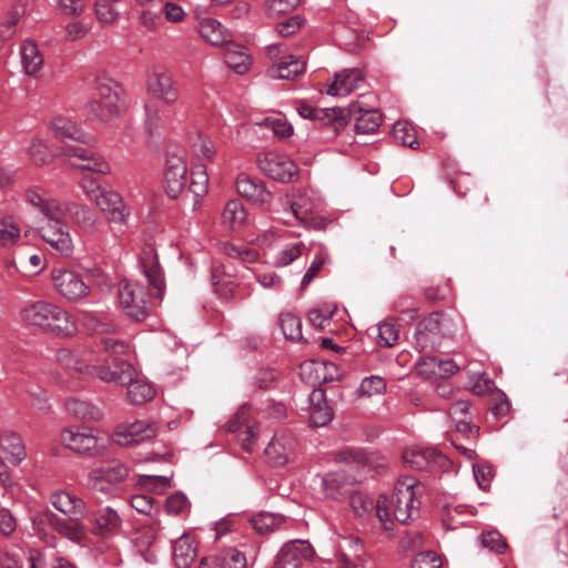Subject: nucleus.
<instances>
[{
  "label": "nucleus",
  "instance_id": "13",
  "mask_svg": "<svg viewBox=\"0 0 568 568\" xmlns=\"http://www.w3.org/2000/svg\"><path fill=\"white\" fill-rule=\"evenodd\" d=\"M145 133L153 138L164 129L172 125L178 116L176 105H169L160 101L145 100L143 103Z\"/></svg>",
  "mask_w": 568,
  "mask_h": 568
},
{
  "label": "nucleus",
  "instance_id": "36",
  "mask_svg": "<svg viewBox=\"0 0 568 568\" xmlns=\"http://www.w3.org/2000/svg\"><path fill=\"white\" fill-rule=\"evenodd\" d=\"M200 36L212 45H223L231 38L227 29L214 18H203L199 21Z\"/></svg>",
  "mask_w": 568,
  "mask_h": 568
},
{
  "label": "nucleus",
  "instance_id": "42",
  "mask_svg": "<svg viewBox=\"0 0 568 568\" xmlns=\"http://www.w3.org/2000/svg\"><path fill=\"white\" fill-rule=\"evenodd\" d=\"M62 557L51 548H31L29 550V568H54Z\"/></svg>",
  "mask_w": 568,
  "mask_h": 568
},
{
  "label": "nucleus",
  "instance_id": "8",
  "mask_svg": "<svg viewBox=\"0 0 568 568\" xmlns=\"http://www.w3.org/2000/svg\"><path fill=\"white\" fill-rule=\"evenodd\" d=\"M65 210L60 213L41 217L36 227L39 236L62 256L69 257L73 253V241L69 226L64 220Z\"/></svg>",
  "mask_w": 568,
  "mask_h": 568
},
{
  "label": "nucleus",
  "instance_id": "62",
  "mask_svg": "<svg viewBox=\"0 0 568 568\" xmlns=\"http://www.w3.org/2000/svg\"><path fill=\"white\" fill-rule=\"evenodd\" d=\"M386 390V382L378 375L365 377L359 386V392L366 396L382 394Z\"/></svg>",
  "mask_w": 568,
  "mask_h": 568
},
{
  "label": "nucleus",
  "instance_id": "16",
  "mask_svg": "<svg viewBox=\"0 0 568 568\" xmlns=\"http://www.w3.org/2000/svg\"><path fill=\"white\" fill-rule=\"evenodd\" d=\"M52 282L55 291L69 302H78L89 293V286L82 276L74 271L54 268Z\"/></svg>",
  "mask_w": 568,
  "mask_h": 568
},
{
  "label": "nucleus",
  "instance_id": "6",
  "mask_svg": "<svg viewBox=\"0 0 568 568\" xmlns=\"http://www.w3.org/2000/svg\"><path fill=\"white\" fill-rule=\"evenodd\" d=\"M298 114L317 123L324 141H333L346 129V112L343 108H317L306 101L297 104Z\"/></svg>",
  "mask_w": 568,
  "mask_h": 568
},
{
  "label": "nucleus",
  "instance_id": "38",
  "mask_svg": "<svg viewBox=\"0 0 568 568\" xmlns=\"http://www.w3.org/2000/svg\"><path fill=\"white\" fill-rule=\"evenodd\" d=\"M49 524L57 532L73 542L81 544L85 538V529L81 521H71L69 518L63 519L55 514H51Z\"/></svg>",
  "mask_w": 568,
  "mask_h": 568
},
{
  "label": "nucleus",
  "instance_id": "64",
  "mask_svg": "<svg viewBox=\"0 0 568 568\" xmlns=\"http://www.w3.org/2000/svg\"><path fill=\"white\" fill-rule=\"evenodd\" d=\"M88 327L97 334H108L114 332L118 325L113 318L91 316L88 320Z\"/></svg>",
  "mask_w": 568,
  "mask_h": 568
},
{
  "label": "nucleus",
  "instance_id": "4",
  "mask_svg": "<svg viewBox=\"0 0 568 568\" xmlns=\"http://www.w3.org/2000/svg\"><path fill=\"white\" fill-rule=\"evenodd\" d=\"M101 381L126 386V396L131 404L143 405L155 396L154 386L141 378L134 377V367L124 359L114 357L109 368L100 371Z\"/></svg>",
  "mask_w": 568,
  "mask_h": 568
},
{
  "label": "nucleus",
  "instance_id": "35",
  "mask_svg": "<svg viewBox=\"0 0 568 568\" xmlns=\"http://www.w3.org/2000/svg\"><path fill=\"white\" fill-rule=\"evenodd\" d=\"M305 71V62L293 54L284 55L273 67L267 69V75L272 79L292 80Z\"/></svg>",
  "mask_w": 568,
  "mask_h": 568
},
{
  "label": "nucleus",
  "instance_id": "20",
  "mask_svg": "<svg viewBox=\"0 0 568 568\" xmlns=\"http://www.w3.org/2000/svg\"><path fill=\"white\" fill-rule=\"evenodd\" d=\"M403 459L410 468L416 470H432L444 468L447 464L446 457L433 447L410 446L403 452Z\"/></svg>",
  "mask_w": 568,
  "mask_h": 568
},
{
  "label": "nucleus",
  "instance_id": "47",
  "mask_svg": "<svg viewBox=\"0 0 568 568\" xmlns=\"http://www.w3.org/2000/svg\"><path fill=\"white\" fill-rule=\"evenodd\" d=\"M394 139L404 146L418 148L417 134L414 126L405 121H397L393 126Z\"/></svg>",
  "mask_w": 568,
  "mask_h": 568
},
{
  "label": "nucleus",
  "instance_id": "59",
  "mask_svg": "<svg viewBox=\"0 0 568 568\" xmlns=\"http://www.w3.org/2000/svg\"><path fill=\"white\" fill-rule=\"evenodd\" d=\"M280 374L273 368H260L255 376L254 383L262 390L273 389L278 384Z\"/></svg>",
  "mask_w": 568,
  "mask_h": 568
},
{
  "label": "nucleus",
  "instance_id": "19",
  "mask_svg": "<svg viewBox=\"0 0 568 568\" xmlns=\"http://www.w3.org/2000/svg\"><path fill=\"white\" fill-rule=\"evenodd\" d=\"M104 217L114 224H126L131 210L123 196L114 190H105L94 202Z\"/></svg>",
  "mask_w": 568,
  "mask_h": 568
},
{
  "label": "nucleus",
  "instance_id": "18",
  "mask_svg": "<svg viewBox=\"0 0 568 568\" xmlns=\"http://www.w3.org/2000/svg\"><path fill=\"white\" fill-rule=\"evenodd\" d=\"M344 110L346 121L348 122V119L355 121L354 130L357 134H373L383 122L382 113L375 108H367L363 101H354Z\"/></svg>",
  "mask_w": 568,
  "mask_h": 568
},
{
  "label": "nucleus",
  "instance_id": "50",
  "mask_svg": "<svg viewBox=\"0 0 568 568\" xmlns=\"http://www.w3.org/2000/svg\"><path fill=\"white\" fill-rule=\"evenodd\" d=\"M328 260L329 255L327 251L324 247H320L302 278V288L307 287L313 282Z\"/></svg>",
  "mask_w": 568,
  "mask_h": 568
},
{
  "label": "nucleus",
  "instance_id": "60",
  "mask_svg": "<svg viewBox=\"0 0 568 568\" xmlns=\"http://www.w3.org/2000/svg\"><path fill=\"white\" fill-rule=\"evenodd\" d=\"M480 541L483 547L496 554H504L507 548L506 540L501 534L496 530L483 532L480 535Z\"/></svg>",
  "mask_w": 568,
  "mask_h": 568
},
{
  "label": "nucleus",
  "instance_id": "27",
  "mask_svg": "<svg viewBox=\"0 0 568 568\" xmlns=\"http://www.w3.org/2000/svg\"><path fill=\"white\" fill-rule=\"evenodd\" d=\"M122 523V517L116 509L111 506H104L94 511L91 530L95 536L110 537L121 530Z\"/></svg>",
  "mask_w": 568,
  "mask_h": 568
},
{
  "label": "nucleus",
  "instance_id": "11",
  "mask_svg": "<svg viewBox=\"0 0 568 568\" xmlns=\"http://www.w3.org/2000/svg\"><path fill=\"white\" fill-rule=\"evenodd\" d=\"M258 169L273 180L290 183L298 175L296 163L284 153L267 151L257 156Z\"/></svg>",
  "mask_w": 568,
  "mask_h": 568
},
{
  "label": "nucleus",
  "instance_id": "25",
  "mask_svg": "<svg viewBox=\"0 0 568 568\" xmlns=\"http://www.w3.org/2000/svg\"><path fill=\"white\" fill-rule=\"evenodd\" d=\"M159 433V426L145 420H138L119 428L115 433L116 442L122 446L139 445L153 439Z\"/></svg>",
  "mask_w": 568,
  "mask_h": 568
},
{
  "label": "nucleus",
  "instance_id": "5",
  "mask_svg": "<svg viewBox=\"0 0 568 568\" xmlns=\"http://www.w3.org/2000/svg\"><path fill=\"white\" fill-rule=\"evenodd\" d=\"M457 331L453 318L443 312H432L416 326L414 334L415 347L422 353L437 351L444 338H449Z\"/></svg>",
  "mask_w": 568,
  "mask_h": 568
},
{
  "label": "nucleus",
  "instance_id": "44",
  "mask_svg": "<svg viewBox=\"0 0 568 568\" xmlns=\"http://www.w3.org/2000/svg\"><path fill=\"white\" fill-rule=\"evenodd\" d=\"M21 239V229L10 215L0 219V245L10 248Z\"/></svg>",
  "mask_w": 568,
  "mask_h": 568
},
{
  "label": "nucleus",
  "instance_id": "21",
  "mask_svg": "<svg viewBox=\"0 0 568 568\" xmlns=\"http://www.w3.org/2000/svg\"><path fill=\"white\" fill-rule=\"evenodd\" d=\"M356 480L344 470L327 473L322 478V493L327 499L345 500L355 488Z\"/></svg>",
  "mask_w": 568,
  "mask_h": 568
},
{
  "label": "nucleus",
  "instance_id": "34",
  "mask_svg": "<svg viewBox=\"0 0 568 568\" xmlns=\"http://www.w3.org/2000/svg\"><path fill=\"white\" fill-rule=\"evenodd\" d=\"M0 448L8 454L13 466L20 465L27 458V450L20 434L11 429L1 432Z\"/></svg>",
  "mask_w": 568,
  "mask_h": 568
},
{
  "label": "nucleus",
  "instance_id": "51",
  "mask_svg": "<svg viewBox=\"0 0 568 568\" xmlns=\"http://www.w3.org/2000/svg\"><path fill=\"white\" fill-rule=\"evenodd\" d=\"M221 250L225 255L232 258H239L244 263H252L258 257V253L255 250L248 248L245 245H235L225 242L222 244Z\"/></svg>",
  "mask_w": 568,
  "mask_h": 568
},
{
  "label": "nucleus",
  "instance_id": "3",
  "mask_svg": "<svg viewBox=\"0 0 568 568\" xmlns=\"http://www.w3.org/2000/svg\"><path fill=\"white\" fill-rule=\"evenodd\" d=\"M94 89L98 98L87 104L89 119L110 123L125 112V92L120 83L108 77H98Z\"/></svg>",
  "mask_w": 568,
  "mask_h": 568
},
{
  "label": "nucleus",
  "instance_id": "55",
  "mask_svg": "<svg viewBox=\"0 0 568 568\" xmlns=\"http://www.w3.org/2000/svg\"><path fill=\"white\" fill-rule=\"evenodd\" d=\"M28 154L32 162L38 165H44L50 161L51 153L48 145L39 138H34L28 148Z\"/></svg>",
  "mask_w": 568,
  "mask_h": 568
},
{
  "label": "nucleus",
  "instance_id": "31",
  "mask_svg": "<svg viewBox=\"0 0 568 568\" xmlns=\"http://www.w3.org/2000/svg\"><path fill=\"white\" fill-rule=\"evenodd\" d=\"M246 566L247 559L244 552L234 547H226L203 558L199 568H246Z\"/></svg>",
  "mask_w": 568,
  "mask_h": 568
},
{
  "label": "nucleus",
  "instance_id": "17",
  "mask_svg": "<svg viewBox=\"0 0 568 568\" xmlns=\"http://www.w3.org/2000/svg\"><path fill=\"white\" fill-rule=\"evenodd\" d=\"M139 264L141 273L149 283L150 295L161 297L164 293L165 281L155 248L145 246L141 251Z\"/></svg>",
  "mask_w": 568,
  "mask_h": 568
},
{
  "label": "nucleus",
  "instance_id": "63",
  "mask_svg": "<svg viewBox=\"0 0 568 568\" xmlns=\"http://www.w3.org/2000/svg\"><path fill=\"white\" fill-rule=\"evenodd\" d=\"M303 243H295L287 245L285 248L280 251L275 257V265L287 266L297 260L302 253Z\"/></svg>",
  "mask_w": 568,
  "mask_h": 568
},
{
  "label": "nucleus",
  "instance_id": "23",
  "mask_svg": "<svg viewBox=\"0 0 568 568\" xmlns=\"http://www.w3.org/2000/svg\"><path fill=\"white\" fill-rule=\"evenodd\" d=\"M59 365L68 371L71 376L98 377L101 379L100 371L109 368V365H90L68 348H60L55 353Z\"/></svg>",
  "mask_w": 568,
  "mask_h": 568
},
{
  "label": "nucleus",
  "instance_id": "33",
  "mask_svg": "<svg viewBox=\"0 0 568 568\" xmlns=\"http://www.w3.org/2000/svg\"><path fill=\"white\" fill-rule=\"evenodd\" d=\"M51 130L54 136L61 141L72 140L90 144L93 138L79 128L71 119L55 116L51 122Z\"/></svg>",
  "mask_w": 568,
  "mask_h": 568
},
{
  "label": "nucleus",
  "instance_id": "32",
  "mask_svg": "<svg viewBox=\"0 0 568 568\" xmlns=\"http://www.w3.org/2000/svg\"><path fill=\"white\" fill-rule=\"evenodd\" d=\"M223 59L227 68L237 74H245L252 67V57L248 50L232 41V37L223 45Z\"/></svg>",
  "mask_w": 568,
  "mask_h": 568
},
{
  "label": "nucleus",
  "instance_id": "56",
  "mask_svg": "<svg viewBox=\"0 0 568 568\" xmlns=\"http://www.w3.org/2000/svg\"><path fill=\"white\" fill-rule=\"evenodd\" d=\"M190 501L183 493H175L166 498L165 510L172 516H182L189 511Z\"/></svg>",
  "mask_w": 568,
  "mask_h": 568
},
{
  "label": "nucleus",
  "instance_id": "26",
  "mask_svg": "<svg viewBox=\"0 0 568 568\" xmlns=\"http://www.w3.org/2000/svg\"><path fill=\"white\" fill-rule=\"evenodd\" d=\"M294 450L293 436L287 432L276 433L265 448L267 463L273 467L284 466Z\"/></svg>",
  "mask_w": 568,
  "mask_h": 568
},
{
  "label": "nucleus",
  "instance_id": "43",
  "mask_svg": "<svg viewBox=\"0 0 568 568\" xmlns=\"http://www.w3.org/2000/svg\"><path fill=\"white\" fill-rule=\"evenodd\" d=\"M65 410L71 416L83 420H94L100 417V412L95 406L75 397L65 400Z\"/></svg>",
  "mask_w": 568,
  "mask_h": 568
},
{
  "label": "nucleus",
  "instance_id": "2",
  "mask_svg": "<svg viewBox=\"0 0 568 568\" xmlns=\"http://www.w3.org/2000/svg\"><path fill=\"white\" fill-rule=\"evenodd\" d=\"M19 318L26 325L58 337H71L78 331L74 318L67 310L44 300L27 302L19 311Z\"/></svg>",
  "mask_w": 568,
  "mask_h": 568
},
{
  "label": "nucleus",
  "instance_id": "22",
  "mask_svg": "<svg viewBox=\"0 0 568 568\" xmlns=\"http://www.w3.org/2000/svg\"><path fill=\"white\" fill-rule=\"evenodd\" d=\"M52 506L71 521H81L88 515L85 501L68 490H58L50 495Z\"/></svg>",
  "mask_w": 568,
  "mask_h": 568
},
{
  "label": "nucleus",
  "instance_id": "46",
  "mask_svg": "<svg viewBox=\"0 0 568 568\" xmlns=\"http://www.w3.org/2000/svg\"><path fill=\"white\" fill-rule=\"evenodd\" d=\"M209 190V175L204 165H195L191 171L189 191L194 194L196 202L204 196Z\"/></svg>",
  "mask_w": 568,
  "mask_h": 568
},
{
  "label": "nucleus",
  "instance_id": "9",
  "mask_svg": "<svg viewBox=\"0 0 568 568\" xmlns=\"http://www.w3.org/2000/svg\"><path fill=\"white\" fill-rule=\"evenodd\" d=\"M119 303L125 315L136 322L144 321L150 314V303L145 287L134 281H122L119 284Z\"/></svg>",
  "mask_w": 568,
  "mask_h": 568
},
{
  "label": "nucleus",
  "instance_id": "52",
  "mask_svg": "<svg viewBox=\"0 0 568 568\" xmlns=\"http://www.w3.org/2000/svg\"><path fill=\"white\" fill-rule=\"evenodd\" d=\"M283 520L282 516H276L271 513H261L256 516H253L251 519L253 528L258 534H267L271 532L277 527Z\"/></svg>",
  "mask_w": 568,
  "mask_h": 568
},
{
  "label": "nucleus",
  "instance_id": "12",
  "mask_svg": "<svg viewBox=\"0 0 568 568\" xmlns=\"http://www.w3.org/2000/svg\"><path fill=\"white\" fill-rule=\"evenodd\" d=\"M189 181L187 163L184 151L169 153L163 173V184L171 199H178L185 190Z\"/></svg>",
  "mask_w": 568,
  "mask_h": 568
},
{
  "label": "nucleus",
  "instance_id": "40",
  "mask_svg": "<svg viewBox=\"0 0 568 568\" xmlns=\"http://www.w3.org/2000/svg\"><path fill=\"white\" fill-rule=\"evenodd\" d=\"M21 64L28 75H36L43 65V57L31 40H26L20 47Z\"/></svg>",
  "mask_w": 568,
  "mask_h": 568
},
{
  "label": "nucleus",
  "instance_id": "45",
  "mask_svg": "<svg viewBox=\"0 0 568 568\" xmlns=\"http://www.w3.org/2000/svg\"><path fill=\"white\" fill-rule=\"evenodd\" d=\"M278 325L286 339L301 341L302 335V321L293 313H282L278 318Z\"/></svg>",
  "mask_w": 568,
  "mask_h": 568
},
{
  "label": "nucleus",
  "instance_id": "48",
  "mask_svg": "<svg viewBox=\"0 0 568 568\" xmlns=\"http://www.w3.org/2000/svg\"><path fill=\"white\" fill-rule=\"evenodd\" d=\"M337 458L339 462L352 465L357 468L365 467L369 460V455L358 447H346L338 452Z\"/></svg>",
  "mask_w": 568,
  "mask_h": 568
},
{
  "label": "nucleus",
  "instance_id": "54",
  "mask_svg": "<svg viewBox=\"0 0 568 568\" xmlns=\"http://www.w3.org/2000/svg\"><path fill=\"white\" fill-rule=\"evenodd\" d=\"M74 168L80 170L91 171L99 174H109L111 172V165L103 158L95 155L93 152L82 161L81 163H72Z\"/></svg>",
  "mask_w": 568,
  "mask_h": 568
},
{
  "label": "nucleus",
  "instance_id": "58",
  "mask_svg": "<svg viewBox=\"0 0 568 568\" xmlns=\"http://www.w3.org/2000/svg\"><path fill=\"white\" fill-rule=\"evenodd\" d=\"M442 566L440 557L433 550L416 554L410 562V568H442Z\"/></svg>",
  "mask_w": 568,
  "mask_h": 568
},
{
  "label": "nucleus",
  "instance_id": "39",
  "mask_svg": "<svg viewBox=\"0 0 568 568\" xmlns=\"http://www.w3.org/2000/svg\"><path fill=\"white\" fill-rule=\"evenodd\" d=\"M172 548L176 568H189L193 564L196 557V547L189 535L183 534L174 541Z\"/></svg>",
  "mask_w": 568,
  "mask_h": 568
},
{
  "label": "nucleus",
  "instance_id": "53",
  "mask_svg": "<svg viewBox=\"0 0 568 568\" xmlns=\"http://www.w3.org/2000/svg\"><path fill=\"white\" fill-rule=\"evenodd\" d=\"M21 12L18 8H12L4 19L0 22V39L2 41L11 40L17 33V26L19 23Z\"/></svg>",
  "mask_w": 568,
  "mask_h": 568
},
{
  "label": "nucleus",
  "instance_id": "37",
  "mask_svg": "<svg viewBox=\"0 0 568 568\" xmlns=\"http://www.w3.org/2000/svg\"><path fill=\"white\" fill-rule=\"evenodd\" d=\"M69 211L72 221L84 232L93 233L97 230L99 217L88 205L70 203L64 206Z\"/></svg>",
  "mask_w": 568,
  "mask_h": 568
},
{
  "label": "nucleus",
  "instance_id": "10",
  "mask_svg": "<svg viewBox=\"0 0 568 568\" xmlns=\"http://www.w3.org/2000/svg\"><path fill=\"white\" fill-rule=\"evenodd\" d=\"M145 91L146 100L169 105H176L180 100L179 83L174 74L168 70L153 71L146 79Z\"/></svg>",
  "mask_w": 568,
  "mask_h": 568
},
{
  "label": "nucleus",
  "instance_id": "41",
  "mask_svg": "<svg viewBox=\"0 0 568 568\" xmlns=\"http://www.w3.org/2000/svg\"><path fill=\"white\" fill-rule=\"evenodd\" d=\"M247 221V212L240 200L229 201L222 212L223 224L233 230H241Z\"/></svg>",
  "mask_w": 568,
  "mask_h": 568
},
{
  "label": "nucleus",
  "instance_id": "1",
  "mask_svg": "<svg viewBox=\"0 0 568 568\" xmlns=\"http://www.w3.org/2000/svg\"><path fill=\"white\" fill-rule=\"evenodd\" d=\"M418 480L405 476L397 480L389 497L382 495L376 501V514L385 530H392L394 519L407 524L419 514L420 501L416 498Z\"/></svg>",
  "mask_w": 568,
  "mask_h": 568
},
{
  "label": "nucleus",
  "instance_id": "28",
  "mask_svg": "<svg viewBox=\"0 0 568 568\" xmlns=\"http://www.w3.org/2000/svg\"><path fill=\"white\" fill-rule=\"evenodd\" d=\"M334 417V410L328 404L325 390L314 388L310 394L308 420L313 427H324L328 425Z\"/></svg>",
  "mask_w": 568,
  "mask_h": 568
},
{
  "label": "nucleus",
  "instance_id": "24",
  "mask_svg": "<svg viewBox=\"0 0 568 568\" xmlns=\"http://www.w3.org/2000/svg\"><path fill=\"white\" fill-rule=\"evenodd\" d=\"M237 193L247 201L263 205L271 203L273 194L267 190L264 182L247 173H240L235 180Z\"/></svg>",
  "mask_w": 568,
  "mask_h": 568
},
{
  "label": "nucleus",
  "instance_id": "30",
  "mask_svg": "<svg viewBox=\"0 0 568 568\" xmlns=\"http://www.w3.org/2000/svg\"><path fill=\"white\" fill-rule=\"evenodd\" d=\"M364 72L361 69H345L334 75L326 93L332 97H344L361 88L364 83Z\"/></svg>",
  "mask_w": 568,
  "mask_h": 568
},
{
  "label": "nucleus",
  "instance_id": "7",
  "mask_svg": "<svg viewBox=\"0 0 568 568\" xmlns=\"http://www.w3.org/2000/svg\"><path fill=\"white\" fill-rule=\"evenodd\" d=\"M129 467L120 459L102 462L88 474V487L106 497L116 495L118 486L129 476Z\"/></svg>",
  "mask_w": 568,
  "mask_h": 568
},
{
  "label": "nucleus",
  "instance_id": "61",
  "mask_svg": "<svg viewBox=\"0 0 568 568\" xmlns=\"http://www.w3.org/2000/svg\"><path fill=\"white\" fill-rule=\"evenodd\" d=\"M347 498H349L351 508L357 517H364L373 508V500L356 491L355 488Z\"/></svg>",
  "mask_w": 568,
  "mask_h": 568
},
{
  "label": "nucleus",
  "instance_id": "29",
  "mask_svg": "<svg viewBox=\"0 0 568 568\" xmlns=\"http://www.w3.org/2000/svg\"><path fill=\"white\" fill-rule=\"evenodd\" d=\"M26 203L36 209L41 217L60 213L64 205L57 199L47 196V192L39 185H30L24 190Z\"/></svg>",
  "mask_w": 568,
  "mask_h": 568
},
{
  "label": "nucleus",
  "instance_id": "57",
  "mask_svg": "<svg viewBox=\"0 0 568 568\" xmlns=\"http://www.w3.org/2000/svg\"><path fill=\"white\" fill-rule=\"evenodd\" d=\"M97 19L103 24H112L119 18V12L111 0H98L95 2Z\"/></svg>",
  "mask_w": 568,
  "mask_h": 568
},
{
  "label": "nucleus",
  "instance_id": "15",
  "mask_svg": "<svg viewBox=\"0 0 568 568\" xmlns=\"http://www.w3.org/2000/svg\"><path fill=\"white\" fill-rule=\"evenodd\" d=\"M315 550L310 541L294 539L282 546L277 552L273 568H302L305 561L312 560Z\"/></svg>",
  "mask_w": 568,
  "mask_h": 568
},
{
  "label": "nucleus",
  "instance_id": "14",
  "mask_svg": "<svg viewBox=\"0 0 568 568\" xmlns=\"http://www.w3.org/2000/svg\"><path fill=\"white\" fill-rule=\"evenodd\" d=\"M61 444L71 452L84 455L97 456L101 452L99 437L94 432L87 427H69L60 433Z\"/></svg>",
  "mask_w": 568,
  "mask_h": 568
},
{
  "label": "nucleus",
  "instance_id": "49",
  "mask_svg": "<svg viewBox=\"0 0 568 568\" xmlns=\"http://www.w3.org/2000/svg\"><path fill=\"white\" fill-rule=\"evenodd\" d=\"M376 343L382 347H393L399 339L398 327L388 321L381 323L377 326Z\"/></svg>",
  "mask_w": 568,
  "mask_h": 568
}]
</instances>
